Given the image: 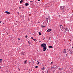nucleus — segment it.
Instances as JSON below:
<instances>
[{
	"instance_id": "f257e3e1",
	"label": "nucleus",
	"mask_w": 73,
	"mask_h": 73,
	"mask_svg": "<svg viewBox=\"0 0 73 73\" xmlns=\"http://www.w3.org/2000/svg\"><path fill=\"white\" fill-rule=\"evenodd\" d=\"M41 46H42L43 48V51H46V50L47 47L46 44L44 43L42 44H40Z\"/></svg>"
},
{
	"instance_id": "f03ea898",
	"label": "nucleus",
	"mask_w": 73,
	"mask_h": 73,
	"mask_svg": "<svg viewBox=\"0 0 73 73\" xmlns=\"http://www.w3.org/2000/svg\"><path fill=\"white\" fill-rule=\"evenodd\" d=\"M61 29L62 32H66V31H69V30L68 29V28H60Z\"/></svg>"
},
{
	"instance_id": "7ed1b4c3",
	"label": "nucleus",
	"mask_w": 73,
	"mask_h": 73,
	"mask_svg": "<svg viewBox=\"0 0 73 73\" xmlns=\"http://www.w3.org/2000/svg\"><path fill=\"white\" fill-rule=\"evenodd\" d=\"M48 20L49 21H50V17H48L46 19V21L47 22V23H48Z\"/></svg>"
},
{
	"instance_id": "20e7f679",
	"label": "nucleus",
	"mask_w": 73,
	"mask_h": 73,
	"mask_svg": "<svg viewBox=\"0 0 73 73\" xmlns=\"http://www.w3.org/2000/svg\"><path fill=\"white\" fill-rule=\"evenodd\" d=\"M72 49H71V48L70 49L68 50V52L70 53V54H72Z\"/></svg>"
},
{
	"instance_id": "39448f33",
	"label": "nucleus",
	"mask_w": 73,
	"mask_h": 73,
	"mask_svg": "<svg viewBox=\"0 0 73 73\" xmlns=\"http://www.w3.org/2000/svg\"><path fill=\"white\" fill-rule=\"evenodd\" d=\"M63 53H64L65 54V53H66V49H64L63 50Z\"/></svg>"
},
{
	"instance_id": "423d86ee",
	"label": "nucleus",
	"mask_w": 73,
	"mask_h": 73,
	"mask_svg": "<svg viewBox=\"0 0 73 73\" xmlns=\"http://www.w3.org/2000/svg\"><path fill=\"white\" fill-rule=\"evenodd\" d=\"M64 7L60 6V9L61 10H64Z\"/></svg>"
},
{
	"instance_id": "0eeeda50",
	"label": "nucleus",
	"mask_w": 73,
	"mask_h": 73,
	"mask_svg": "<svg viewBox=\"0 0 73 73\" xmlns=\"http://www.w3.org/2000/svg\"><path fill=\"white\" fill-rule=\"evenodd\" d=\"M51 31H52V29H48L47 30V32H50Z\"/></svg>"
},
{
	"instance_id": "6e6552de",
	"label": "nucleus",
	"mask_w": 73,
	"mask_h": 73,
	"mask_svg": "<svg viewBox=\"0 0 73 73\" xmlns=\"http://www.w3.org/2000/svg\"><path fill=\"white\" fill-rule=\"evenodd\" d=\"M5 13H7V14H10V13L8 11H5Z\"/></svg>"
},
{
	"instance_id": "1a4fd4ad",
	"label": "nucleus",
	"mask_w": 73,
	"mask_h": 73,
	"mask_svg": "<svg viewBox=\"0 0 73 73\" xmlns=\"http://www.w3.org/2000/svg\"><path fill=\"white\" fill-rule=\"evenodd\" d=\"M60 28H64V26H62V25H60Z\"/></svg>"
},
{
	"instance_id": "9d476101",
	"label": "nucleus",
	"mask_w": 73,
	"mask_h": 73,
	"mask_svg": "<svg viewBox=\"0 0 73 73\" xmlns=\"http://www.w3.org/2000/svg\"><path fill=\"white\" fill-rule=\"evenodd\" d=\"M48 48H52V49H53V46H48Z\"/></svg>"
},
{
	"instance_id": "9b49d317",
	"label": "nucleus",
	"mask_w": 73,
	"mask_h": 73,
	"mask_svg": "<svg viewBox=\"0 0 73 73\" xmlns=\"http://www.w3.org/2000/svg\"><path fill=\"white\" fill-rule=\"evenodd\" d=\"M25 52H22V55H25Z\"/></svg>"
},
{
	"instance_id": "f8f14e48",
	"label": "nucleus",
	"mask_w": 73,
	"mask_h": 73,
	"mask_svg": "<svg viewBox=\"0 0 73 73\" xmlns=\"http://www.w3.org/2000/svg\"><path fill=\"white\" fill-rule=\"evenodd\" d=\"M28 5H29V4L27 3H25V6H28Z\"/></svg>"
},
{
	"instance_id": "ddd939ff",
	"label": "nucleus",
	"mask_w": 73,
	"mask_h": 73,
	"mask_svg": "<svg viewBox=\"0 0 73 73\" xmlns=\"http://www.w3.org/2000/svg\"><path fill=\"white\" fill-rule=\"evenodd\" d=\"M23 0H21L20 1V3H22L23 2Z\"/></svg>"
},
{
	"instance_id": "4468645a",
	"label": "nucleus",
	"mask_w": 73,
	"mask_h": 73,
	"mask_svg": "<svg viewBox=\"0 0 73 73\" xmlns=\"http://www.w3.org/2000/svg\"><path fill=\"white\" fill-rule=\"evenodd\" d=\"M41 27H42V28H45V26L44 25H41Z\"/></svg>"
},
{
	"instance_id": "2eb2a0df",
	"label": "nucleus",
	"mask_w": 73,
	"mask_h": 73,
	"mask_svg": "<svg viewBox=\"0 0 73 73\" xmlns=\"http://www.w3.org/2000/svg\"><path fill=\"white\" fill-rule=\"evenodd\" d=\"M14 24L15 25H17V22H16L14 23Z\"/></svg>"
},
{
	"instance_id": "dca6fc26",
	"label": "nucleus",
	"mask_w": 73,
	"mask_h": 73,
	"mask_svg": "<svg viewBox=\"0 0 73 73\" xmlns=\"http://www.w3.org/2000/svg\"><path fill=\"white\" fill-rule=\"evenodd\" d=\"M42 70H44V69H45V68L44 67H43L42 68H41Z\"/></svg>"
},
{
	"instance_id": "f3484780",
	"label": "nucleus",
	"mask_w": 73,
	"mask_h": 73,
	"mask_svg": "<svg viewBox=\"0 0 73 73\" xmlns=\"http://www.w3.org/2000/svg\"><path fill=\"white\" fill-rule=\"evenodd\" d=\"M53 68H56V67H55V65H54L53 66Z\"/></svg>"
},
{
	"instance_id": "a211bd4d",
	"label": "nucleus",
	"mask_w": 73,
	"mask_h": 73,
	"mask_svg": "<svg viewBox=\"0 0 73 73\" xmlns=\"http://www.w3.org/2000/svg\"><path fill=\"white\" fill-rule=\"evenodd\" d=\"M27 60H26L25 61V62H24L25 64H27Z\"/></svg>"
},
{
	"instance_id": "6ab92c4d",
	"label": "nucleus",
	"mask_w": 73,
	"mask_h": 73,
	"mask_svg": "<svg viewBox=\"0 0 73 73\" xmlns=\"http://www.w3.org/2000/svg\"><path fill=\"white\" fill-rule=\"evenodd\" d=\"M34 41H35V42H36V41H37V40H36V39H33Z\"/></svg>"
},
{
	"instance_id": "aec40b11",
	"label": "nucleus",
	"mask_w": 73,
	"mask_h": 73,
	"mask_svg": "<svg viewBox=\"0 0 73 73\" xmlns=\"http://www.w3.org/2000/svg\"><path fill=\"white\" fill-rule=\"evenodd\" d=\"M35 68H38V66H35Z\"/></svg>"
},
{
	"instance_id": "412c9836",
	"label": "nucleus",
	"mask_w": 73,
	"mask_h": 73,
	"mask_svg": "<svg viewBox=\"0 0 73 73\" xmlns=\"http://www.w3.org/2000/svg\"><path fill=\"white\" fill-rule=\"evenodd\" d=\"M39 35H41V33L39 32Z\"/></svg>"
},
{
	"instance_id": "4be33fe9",
	"label": "nucleus",
	"mask_w": 73,
	"mask_h": 73,
	"mask_svg": "<svg viewBox=\"0 0 73 73\" xmlns=\"http://www.w3.org/2000/svg\"><path fill=\"white\" fill-rule=\"evenodd\" d=\"M27 20H28V21H30V19H29V18H28L27 19Z\"/></svg>"
},
{
	"instance_id": "5701e85b",
	"label": "nucleus",
	"mask_w": 73,
	"mask_h": 73,
	"mask_svg": "<svg viewBox=\"0 0 73 73\" xmlns=\"http://www.w3.org/2000/svg\"><path fill=\"white\" fill-rule=\"evenodd\" d=\"M31 39H32L33 40H34V39L33 38V37H31Z\"/></svg>"
},
{
	"instance_id": "b1692460",
	"label": "nucleus",
	"mask_w": 73,
	"mask_h": 73,
	"mask_svg": "<svg viewBox=\"0 0 73 73\" xmlns=\"http://www.w3.org/2000/svg\"><path fill=\"white\" fill-rule=\"evenodd\" d=\"M50 64L51 65H52V64H53V62H51Z\"/></svg>"
},
{
	"instance_id": "393cba45",
	"label": "nucleus",
	"mask_w": 73,
	"mask_h": 73,
	"mask_svg": "<svg viewBox=\"0 0 73 73\" xmlns=\"http://www.w3.org/2000/svg\"><path fill=\"white\" fill-rule=\"evenodd\" d=\"M28 43H29V45H30V44H31V43H30V42L28 41Z\"/></svg>"
},
{
	"instance_id": "a878e982",
	"label": "nucleus",
	"mask_w": 73,
	"mask_h": 73,
	"mask_svg": "<svg viewBox=\"0 0 73 73\" xmlns=\"http://www.w3.org/2000/svg\"><path fill=\"white\" fill-rule=\"evenodd\" d=\"M25 37L26 38H27V37H28V36L26 35V36H25Z\"/></svg>"
},
{
	"instance_id": "bb28decb",
	"label": "nucleus",
	"mask_w": 73,
	"mask_h": 73,
	"mask_svg": "<svg viewBox=\"0 0 73 73\" xmlns=\"http://www.w3.org/2000/svg\"><path fill=\"white\" fill-rule=\"evenodd\" d=\"M40 64V62H38V64H38V65Z\"/></svg>"
},
{
	"instance_id": "cd10ccee",
	"label": "nucleus",
	"mask_w": 73,
	"mask_h": 73,
	"mask_svg": "<svg viewBox=\"0 0 73 73\" xmlns=\"http://www.w3.org/2000/svg\"><path fill=\"white\" fill-rule=\"evenodd\" d=\"M19 9H21V7H19Z\"/></svg>"
},
{
	"instance_id": "c85d7f7f",
	"label": "nucleus",
	"mask_w": 73,
	"mask_h": 73,
	"mask_svg": "<svg viewBox=\"0 0 73 73\" xmlns=\"http://www.w3.org/2000/svg\"><path fill=\"white\" fill-rule=\"evenodd\" d=\"M17 13H18V15H19V12H18Z\"/></svg>"
},
{
	"instance_id": "c756f323",
	"label": "nucleus",
	"mask_w": 73,
	"mask_h": 73,
	"mask_svg": "<svg viewBox=\"0 0 73 73\" xmlns=\"http://www.w3.org/2000/svg\"><path fill=\"white\" fill-rule=\"evenodd\" d=\"M20 40V38H18V40Z\"/></svg>"
},
{
	"instance_id": "7c9ffc66",
	"label": "nucleus",
	"mask_w": 73,
	"mask_h": 73,
	"mask_svg": "<svg viewBox=\"0 0 73 73\" xmlns=\"http://www.w3.org/2000/svg\"><path fill=\"white\" fill-rule=\"evenodd\" d=\"M0 61H2V59H0Z\"/></svg>"
},
{
	"instance_id": "2f4dec72",
	"label": "nucleus",
	"mask_w": 73,
	"mask_h": 73,
	"mask_svg": "<svg viewBox=\"0 0 73 73\" xmlns=\"http://www.w3.org/2000/svg\"><path fill=\"white\" fill-rule=\"evenodd\" d=\"M66 56H67V54H66Z\"/></svg>"
},
{
	"instance_id": "473e14b6",
	"label": "nucleus",
	"mask_w": 73,
	"mask_h": 73,
	"mask_svg": "<svg viewBox=\"0 0 73 73\" xmlns=\"http://www.w3.org/2000/svg\"><path fill=\"white\" fill-rule=\"evenodd\" d=\"M38 23H40V22H38Z\"/></svg>"
},
{
	"instance_id": "72a5a7b5",
	"label": "nucleus",
	"mask_w": 73,
	"mask_h": 73,
	"mask_svg": "<svg viewBox=\"0 0 73 73\" xmlns=\"http://www.w3.org/2000/svg\"><path fill=\"white\" fill-rule=\"evenodd\" d=\"M42 73H44V71H42Z\"/></svg>"
},
{
	"instance_id": "f704fd0d",
	"label": "nucleus",
	"mask_w": 73,
	"mask_h": 73,
	"mask_svg": "<svg viewBox=\"0 0 73 73\" xmlns=\"http://www.w3.org/2000/svg\"><path fill=\"white\" fill-rule=\"evenodd\" d=\"M38 1H40V0H38Z\"/></svg>"
},
{
	"instance_id": "c9c22d12",
	"label": "nucleus",
	"mask_w": 73,
	"mask_h": 73,
	"mask_svg": "<svg viewBox=\"0 0 73 73\" xmlns=\"http://www.w3.org/2000/svg\"><path fill=\"white\" fill-rule=\"evenodd\" d=\"M43 40H45V38H43Z\"/></svg>"
},
{
	"instance_id": "e433bc0d",
	"label": "nucleus",
	"mask_w": 73,
	"mask_h": 73,
	"mask_svg": "<svg viewBox=\"0 0 73 73\" xmlns=\"http://www.w3.org/2000/svg\"><path fill=\"white\" fill-rule=\"evenodd\" d=\"M59 70H60V68H59Z\"/></svg>"
},
{
	"instance_id": "4c0bfd02",
	"label": "nucleus",
	"mask_w": 73,
	"mask_h": 73,
	"mask_svg": "<svg viewBox=\"0 0 73 73\" xmlns=\"http://www.w3.org/2000/svg\"><path fill=\"white\" fill-rule=\"evenodd\" d=\"M1 23V21L0 22V23Z\"/></svg>"
},
{
	"instance_id": "58836bf2",
	"label": "nucleus",
	"mask_w": 73,
	"mask_h": 73,
	"mask_svg": "<svg viewBox=\"0 0 73 73\" xmlns=\"http://www.w3.org/2000/svg\"><path fill=\"white\" fill-rule=\"evenodd\" d=\"M47 73H48V70H47Z\"/></svg>"
},
{
	"instance_id": "ea45409f",
	"label": "nucleus",
	"mask_w": 73,
	"mask_h": 73,
	"mask_svg": "<svg viewBox=\"0 0 73 73\" xmlns=\"http://www.w3.org/2000/svg\"><path fill=\"white\" fill-rule=\"evenodd\" d=\"M1 68V66H0V69Z\"/></svg>"
},
{
	"instance_id": "a19ab883",
	"label": "nucleus",
	"mask_w": 73,
	"mask_h": 73,
	"mask_svg": "<svg viewBox=\"0 0 73 73\" xmlns=\"http://www.w3.org/2000/svg\"><path fill=\"white\" fill-rule=\"evenodd\" d=\"M19 70H20V69H19Z\"/></svg>"
},
{
	"instance_id": "79ce46f5",
	"label": "nucleus",
	"mask_w": 73,
	"mask_h": 73,
	"mask_svg": "<svg viewBox=\"0 0 73 73\" xmlns=\"http://www.w3.org/2000/svg\"><path fill=\"white\" fill-rule=\"evenodd\" d=\"M7 35H8V33H7Z\"/></svg>"
},
{
	"instance_id": "37998d69",
	"label": "nucleus",
	"mask_w": 73,
	"mask_h": 73,
	"mask_svg": "<svg viewBox=\"0 0 73 73\" xmlns=\"http://www.w3.org/2000/svg\"><path fill=\"white\" fill-rule=\"evenodd\" d=\"M30 2H32V1H31Z\"/></svg>"
},
{
	"instance_id": "c03bdc74",
	"label": "nucleus",
	"mask_w": 73,
	"mask_h": 73,
	"mask_svg": "<svg viewBox=\"0 0 73 73\" xmlns=\"http://www.w3.org/2000/svg\"><path fill=\"white\" fill-rule=\"evenodd\" d=\"M39 42H41V41H39Z\"/></svg>"
},
{
	"instance_id": "a18cd8bd",
	"label": "nucleus",
	"mask_w": 73,
	"mask_h": 73,
	"mask_svg": "<svg viewBox=\"0 0 73 73\" xmlns=\"http://www.w3.org/2000/svg\"><path fill=\"white\" fill-rule=\"evenodd\" d=\"M2 70V71H3V70Z\"/></svg>"
},
{
	"instance_id": "49530a36",
	"label": "nucleus",
	"mask_w": 73,
	"mask_h": 73,
	"mask_svg": "<svg viewBox=\"0 0 73 73\" xmlns=\"http://www.w3.org/2000/svg\"><path fill=\"white\" fill-rule=\"evenodd\" d=\"M37 62H38V61H37Z\"/></svg>"
}]
</instances>
